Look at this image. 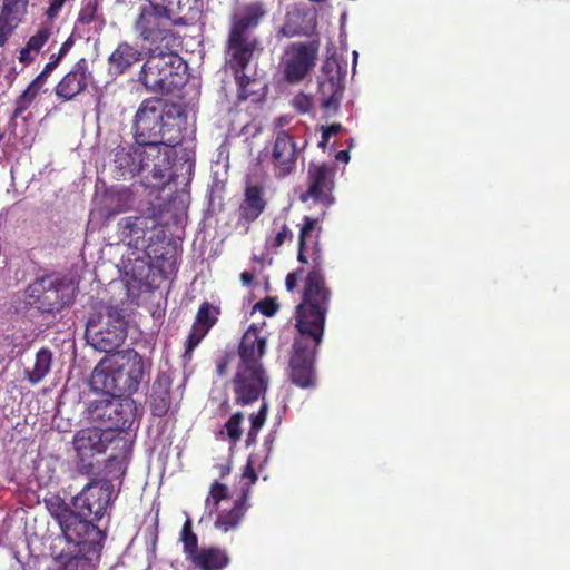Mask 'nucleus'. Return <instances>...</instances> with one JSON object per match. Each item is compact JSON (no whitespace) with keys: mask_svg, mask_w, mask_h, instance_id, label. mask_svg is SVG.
Masks as SVG:
<instances>
[{"mask_svg":"<svg viewBox=\"0 0 570 570\" xmlns=\"http://www.w3.org/2000/svg\"><path fill=\"white\" fill-rule=\"evenodd\" d=\"M316 220L305 218L298 242V261L307 263L306 254L312 248V269L304 284L303 299L296 307V328L291 358V377L294 384L306 389L314 385L313 358L323 340L325 316L330 306L331 291L325 286L322 269L323 258L313 230Z\"/></svg>","mask_w":570,"mask_h":570,"instance_id":"obj_1","label":"nucleus"},{"mask_svg":"<svg viewBox=\"0 0 570 570\" xmlns=\"http://www.w3.org/2000/svg\"><path fill=\"white\" fill-rule=\"evenodd\" d=\"M265 352L266 337L252 325L238 347L239 362L232 382L236 404L244 406L264 400L269 385V376L262 363Z\"/></svg>","mask_w":570,"mask_h":570,"instance_id":"obj_2","label":"nucleus"},{"mask_svg":"<svg viewBox=\"0 0 570 570\" xmlns=\"http://www.w3.org/2000/svg\"><path fill=\"white\" fill-rule=\"evenodd\" d=\"M131 129L135 142L142 147H175L183 139L178 119L173 116V110L167 109L164 101L157 98L145 99L139 105Z\"/></svg>","mask_w":570,"mask_h":570,"instance_id":"obj_3","label":"nucleus"},{"mask_svg":"<svg viewBox=\"0 0 570 570\" xmlns=\"http://www.w3.org/2000/svg\"><path fill=\"white\" fill-rule=\"evenodd\" d=\"M89 518L75 510L61 529L68 551L63 550L58 560L67 570H91L92 561L99 557L105 534Z\"/></svg>","mask_w":570,"mask_h":570,"instance_id":"obj_4","label":"nucleus"},{"mask_svg":"<svg viewBox=\"0 0 570 570\" xmlns=\"http://www.w3.org/2000/svg\"><path fill=\"white\" fill-rule=\"evenodd\" d=\"M119 240L127 246L128 254L122 255L121 265L150 266L153 257H159L154 246L165 238L158 220L151 215L127 216L117 224Z\"/></svg>","mask_w":570,"mask_h":570,"instance_id":"obj_5","label":"nucleus"},{"mask_svg":"<svg viewBox=\"0 0 570 570\" xmlns=\"http://www.w3.org/2000/svg\"><path fill=\"white\" fill-rule=\"evenodd\" d=\"M126 335L122 309L118 306L102 305L98 316H91L87 323V342L99 352L116 351L124 343Z\"/></svg>","mask_w":570,"mask_h":570,"instance_id":"obj_6","label":"nucleus"},{"mask_svg":"<svg viewBox=\"0 0 570 570\" xmlns=\"http://www.w3.org/2000/svg\"><path fill=\"white\" fill-rule=\"evenodd\" d=\"M72 282L55 276L37 278L26 291V303L41 313H55L69 305L75 297Z\"/></svg>","mask_w":570,"mask_h":570,"instance_id":"obj_7","label":"nucleus"},{"mask_svg":"<svg viewBox=\"0 0 570 570\" xmlns=\"http://www.w3.org/2000/svg\"><path fill=\"white\" fill-rule=\"evenodd\" d=\"M88 419L96 428L110 434L111 431H125L135 421V405L130 399L106 396L91 400L87 407Z\"/></svg>","mask_w":570,"mask_h":570,"instance_id":"obj_8","label":"nucleus"},{"mask_svg":"<svg viewBox=\"0 0 570 570\" xmlns=\"http://www.w3.org/2000/svg\"><path fill=\"white\" fill-rule=\"evenodd\" d=\"M151 145L142 147L139 159L141 184L149 188H163L173 178V149Z\"/></svg>","mask_w":570,"mask_h":570,"instance_id":"obj_9","label":"nucleus"},{"mask_svg":"<svg viewBox=\"0 0 570 570\" xmlns=\"http://www.w3.org/2000/svg\"><path fill=\"white\" fill-rule=\"evenodd\" d=\"M257 38L253 33L229 32L226 62L235 72L236 81L239 86L238 97L240 100L248 98L246 86L250 82V78L244 72L257 49Z\"/></svg>","mask_w":570,"mask_h":570,"instance_id":"obj_10","label":"nucleus"},{"mask_svg":"<svg viewBox=\"0 0 570 570\" xmlns=\"http://www.w3.org/2000/svg\"><path fill=\"white\" fill-rule=\"evenodd\" d=\"M111 358L120 394H132L137 392L148 372V362L134 350L118 352L114 354Z\"/></svg>","mask_w":570,"mask_h":570,"instance_id":"obj_11","label":"nucleus"},{"mask_svg":"<svg viewBox=\"0 0 570 570\" xmlns=\"http://www.w3.org/2000/svg\"><path fill=\"white\" fill-rule=\"evenodd\" d=\"M114 485L111 481L101 479L89 482L73 500L75 510L81 514L99 521L114 500Z\"/></svg>","mask_w":570,"mask_h":570,"instance_id":"obj_12","label":"nucleus"},{"mask_svg":"<svg viewBox=\"0 0 570 570\" xmlns=\"http://www.w3.org/2000/svg\"><path fill=\"white\" fill-rule=\"evenodd\" d=\"M317 53L318 46L313 41L291 43L282 59L285 79L291 83L302 81L314 68Z\"/></svg>","mask_w":570,"mask_h":570,"instance_id":"obj_13","label":"nucleus"},{"mask_svg":"<svg viewBox=\"0 0 570 570\" xmlns=\"http://www.w3.org/2000/svg\"><path fill=\"white\" fill-rule=\"evenodd\" d=\"M167 12V9L160 7H144L135 22V31L145 41L151 43L160 41L164 43L163 48L169 47L174 39Z\"/></svg>","mask_w":570,"mask_h":570,"instance_id":"obj_14","label":"nucleus"},{"mask_svg":"<svg viewBox=\"0 0 570 570\" xmlns=\"http://www.w3.org/2000/svg\"><path fill=\"white\" fill-rule=\"evenodd\" d=\"M333 169L322 164H309L308 167V189L301 196L302 202H307L309 198L315 202H321L331 205L333 199H328V194L333 188Z\"/></svg>","mask_w":570,"mask_h":570,"instance_id":"obj_15","label":"nucleus"},{"mask_svg":"<svg viewBox=\"0 0 570 570\" xmlns=\"http://www.w3.org/2000/svg\"><path fill=\"white\" fill-rule=\"evenodd\" d=\"M245 479H248L249 482L246 483V489H243L242 498L234 503V507L229 511H224L218 514L215 522V527L218 530L228 532L229 530L235 529L248 509L247 499L249 487L257 480L252 460H248V463L244 470L243 480Z\"/></svg>","mask_w":570,"mask_h":570,"instance_id":"obj_16","label":"nucleus"},{"mask_svg":"<svg viewBox=\"0 0 570 570\" xmlns=\"http://www.w3.org/2000/svg\"><path fill=\"white\" fill-rule=\"evenodd\" d=\"M298 154L299 151L293 137L286 131L278 132L272 151L276 175L284 177L293 173Z\"/></svg>","mask_w":570,"mask_h":570,"instance_id":"obj_17","label":"nucleus"},{"mask_svg":"<svg viewBox=\"0 0 570 570\" xmlns=\"http://www.w3.org/2000/svg\"><path fill=\"white\" fill-rule=\"evenodd\" d=\"M110 441L108 432L94 426L77 432L72 444L79 459L85 462L95 454L105 452Z\"/></svg>","mask_w":570,"mask_h":570,"instance_id":"obj_18","label":"nucleus"},{"mask_svg":"<svg viewBox=\"0 0 570 570\" xmlns=\"http://www.w3.org/2000/svg\"><path fill=\"white\" fill-rule=\"evenodd\" d=\"M168 66L163 67V71L159 75L156 86H149L147 89L151 92L157 94H169L175 89L183 86L185 81L186 65L180 56L175 53L173 50L167 49Z\"/></svg>","mask_w":570,"mask_h":570,"instance_id":"obj_19","label":"nucleus"},{"mask_svg":"<svg viewBox=\"0 0 570 570\" xmlns=\"http://www.w3.org/2000/svg\"><path fill=\"white\" fill-rule=\"evenodd\" d=\"M86 59H80L56 87L57 96L71 100L92 82Z\"/></svg>","mask_w":570,"mask_h":570,"instance_id":"obj_20","label":"nucleus"},{"mask_svg":"<svg viewBox=\"0 0 570 570\" xmlns=\"http://www.w3.org/2000/svg\"><path fill=\"white\" fill-rule=\"evenodd\" d=\"M265 14L266 9L262 2L247 3L234 12L229 32L252 33L250 30L258 26Z\"/></svg>","mask_w":570,"mask_h":570,"instance_id":"obj_21","label":"nucleus"},{"mask_svg":"<svg viewBox=\"0 0 570 570\" xmlns=\"http://www.w3.org/2000/svg\"><path fill=\"white\" fill-rule=\"evenodd\" d=\"M219 309L205 302L200 305L187 341V352L193 351L217 321Z\"/></svg>","mask_w":570,"mask_h":570,"instance_id":"obj_22","label":"nucleus"},{"mask_svg":"<svg viewBox=\"0 0 570 570\" xmlns=\"http://www.w3.org/2000/svg\"><path fill=\"white\" fill-rule=\"evenodd\" d=\"M28 0H3L0 13V46H3L14 28L19 24L21 16L26 12Z\"/></svg>","mask_w":570,"mask_h":570,"instance_id":"obj_23","label":"nucleus"},{"mask_svg":"<svg viewBox=\"0 0 570 570\" xmlns=\"http://www.w3.org/2000/svg\"><path fill=\"white\" fill-rule=\"evenodd\" d=\"M142 146H118L115 151L114 164L117 175L122 178L139 176V159Z\"/></svg>","mask_w":570,"mask_h":570,"instance_id":"obj_24","label":"nucleus"},{"mask_svg":"<svg viewBox=\"0 0 570 570\" xmlns=\"http://www.w3.org/2000/svg\"><path fill=\"white\" fill-rule=\"evenodd\" d=\"M167 49H169V47L163 48L161 46H156L154 48H149L147 60L145 61L139 75V80L146 88L149 86H156L158 81L155 79L159 78L163 67L167 68Z\"/></svg>","mask_w":570,"mask_h":570,"instance_id":"obj_25","label":"nucleus"},{"mask_svg":"<svg viewBox=\"0 0 570 570\" xmlns=\"http://www.w3.org/2000/svg\"><path fill=\"white\" fill-rule=\"evenodd\" d=\"M112 358L95 367L90 377L91 387L106 396H121Z\"/></svg>","mask_w":570,"mask_h":570,"instance_id":"obj_26","label":"nucleus"},{"mask_svg":"<svg viewBox=\"0 0 570 570\" xmlns=\"http://www.w3.org/2000/svg\"><path fill=\"white\" fill-rule=\"evenodd\" d=\"M171 379L167 373H159L153 384L150 393V409L155 416H164L170 409Z\"/></svg>","mask_w":570,"mask_h":570,"instance_id":"obj_27","label":"nucleus"},{"mask_svg":"<svg viewBox=\"0 0 570 570\" xmlns=\"http://www.w3.org/2000/svg\"><path fill=\"white\" fill-rule=\"evenodd\" d=\"M141 51L130 43L124 41L117 46L108 58L110 69L116 75H121L134 63L140 60Z\"/></svg>","mask_w":570,"mask_h":570,"instance_id":"obj_28","label":"nucleus"},{"mask_svg":"<svg viewBox=\"0 0 570 570\" xmlns=\"http://www.w3.org/2000/svg\"><path fill=\"white\" fill-rule=\"evenodd\" d=\"M343 80L338 78H321L318 89L321 95V105L327 111H336L340 107L343 95Z\"/></svg>","mask_w":570,"mask_h":570,"instance_id":"obj_29","label":"nucleus"},{"mask_svg":"<svg viewBox=\"0 0 570 570\" xmlns=\"http://www.w3.org/2000/svg\"><path fill=\"white\" fill-rule=\"evenodd\" d=\"M266 202L263 198V189L258 186H248L245 198L239 207L240 217L250 223L258 218L265 209Z\"/></svg>","mask_w":570,"mask_h":570,"instance_id":"obj_30","label":"nucleus"},{"mask_svg":"<svg viewBox=\"0 0 570 570\" xmlns=\"http://www.w3.org/2000/svg\"><path fill=\"white\" fill-rule=\"evenodd\" d=\"M193 563L202 570H222L228 566L229 557L225 550L212 547L202 549Z\"/></svg>","mask_w":570,"mask_h":570,"instance_id":"obj_31","label":"nucleus"},{"mask_svg":"<svg viewBox=\"0 0 570 570\" xmlns=\"http://www.w3.org/2000/svg\"><path fill=\"white\" fill-rule=\"evenodd\" d=\"M52 364V352L49 348H40L35 358L32 367L24 370V377L32 385L40 383L50 372Z\"/></svg>","mask_w":570,"mask_h":570,"instance_id":"obj_32","label":"nucleus"},{"mask_svg":"<svg viewBox=\"0 0 570 570\" xmlns=\"http://www.w3.org/2000/svg\"><path fill=\"white\" fill-rule=\"evenodd\" d=\"M105 210L107 217L118 215L126 212L132 206V199H130V193L128 189L122 188L115 193H110L105 199Z\"/></svg>","mask_w":570,"mask_h":570,"instance_id":"obj_33","label":"nucleus"},{"mask_svg":"<svg viewBox=\"0 0 570 570\" xmlns=\"http://www.w3.org/2000/svg\"><path fill=\"white\" fill-rule=\"evenodd\" d=\"M180 540L184 544V551L189 560L195 561V557L200 554L198 550L197 535L191 530V521L187 519L183 525Z\"/></svg>","mask_w":570,"mask_h":570,"instance_id":"obj_34","label":"nucleus"},{"mask_svg":"<svg viewBox=\"0 0 570 570\" xmlns=\"http://www.w3.org/2000/svg\"><path fill=\"white\" fill-rule=\"evenodd\" d=\"M50 514L59 523L60 529L68 522L70 517L75 513L60 498L55 497L46 501Z\"/></svg>","mask_w":570,"mask_h":570,"instance_id":"obj_35","label":"nucleus"},{"mask_svg":"<svg viewBox=\"0 0 570 570\" xmlns=\"http://www.w3.org/2000/svg\"><path fill=\"white\" fill-rule=\"evenodd\" d=\"M227 495V487L215 481L209 491V495L206 499V510L209 514L217 511L219 502Z\"/></svg>","mask_w":570,"mask_h":570,"instance_id":"obj_36","label":"nucleus"},{"mask_svg":"<svg viewBox=\"0 0 570 570\" xmlns=\"http://www.w3.org/2000/svg\"><path fill=\"white\" fill-rule=\"evenodd\" d=\"M275 235L268 236L266 238V248L267 249H277L281 247L287 239L292 238L293 234L291 229L285 224H278L275 222Z\"/></svg>","mask_w":570,"mask_h":570,"instance_id":"obj_37","label":"nucleus"},{"mask_svg":"<svg viewBox=\"0 0 570 570\" xmlns=\"http://www.w3.org/2000/svg\"><path fill=\"white\" fill-rule=\"evenodd\" d=\"M244 415L240 412L235 413L230 416V419L225 423L224 430L220 431L222 434L226 433L228 439L233 444H236L242 436L240 424L243 422Z\"/></svg>","mask_w":570,"mask_h":570,"instance_id":"obj_38","label":"nucleus"},{"mask_svg":"<svg viewBox=\"0 0 570 570\" xmlns=\"http://www.w3.org/2000/svg\"><path fill=\"white\" fill-rule=\"evenodd\" d=\"M332 76L343 80V71L338 61L335 58H327L322 66L321 78H331Z\"/></svg>","mask_w":570,"mask_h":570,"instance_id":"obj_39","label":"nucleus"},{"mask_svg":"<svg viewBox=\"0 0 570 570\" xmlns=\"http://www.w3.org/2000/svg\"><path fill=\"white\" fill-rule=\"evenodd\" d=\"M50 35H51V32H50L49 28H41L40 30H38V32L36 35H33L29 39L27 46L33 52H38L43 47V45L48 41Z\"/></svg>","mask_w":570,"mask_h":570,"instance_id":"obj_40","label":"nucleus"},{"mask_svg":"<svg viewBox=\"0 0 570 570\" xmlns=\"http://www.w3.org/2000/svg\"><path fill=\"white\" fill-rule=\"evenodd\" d=\"M39 92L29 85L27 89L21 94L19 99L17 100V110L16 112H22L24 111L28 106L33 101V99L37 97Z\"/></svg>","mask_w":570,"mask_h":570,"instance_id":"obj_41","label":"nucleus"},{"mask_svg":"<svg viewBox=\"0 0 570 570\" xmlns=\"http://www.w3.org/2000/svg\"><path fill=\"white\" fill-rule=\"evenodd\" d=\"M292 105L301 114H306L312 109L313 99L311 96L299 92L293 98Z\"/></svg>","mask_w":570,"mask_h":570,"instance_id":"obj_42","label":"nucleus"},{"mask_svg":"<svg viewBox=\"0 0 570 570\" xmlns=\"http://www.w3.org/2000/svg\"><path fill=\"white\" fill-rule=\"evenodd\" d=\"M268 404L262 402L261 409L257 413L250 415V429L259 431L264 425L267 416Z\"/></svg>","mask_w":570,"mask_h":570,"instance_id":"obj_43","label":"nucleus"},{"mask_svg":"<svg viewBox=\"0 0 570 570\" xmlns=\"http://www.w3.org/2000/svg\"><path fill=\"white\" fill-rule=\"evenodd\" d=\"M292 20H293V16L292 14H287L285 23L279 29V33L282 36L287 37V38H292V37H295L297 35H299V32H301L299 28L296 27L293 23Z\"/></svg>","mask_w":570,"mask_h":570,"instance_id":"obj_44","label":"nucleus"},{"mask_svg":"<svg viewBox=\"0 0 570 570\" xmlns=\"http://www.w3.org/2000/svg\"><path fill=\"white\" fill-rule=\"evenodd\" d=\"M96 13V6L91 2H88L79 12L78 20L79 22L87 24L94 20Z\"/></svg>","mask_w":570,"mask_h":570,"instance_id":"obj_45","label":"nucleus"},{"mask_svg":"<svg viewBox=\"0 0 570 570\" xmlns=\"http://www.w3.org/2000/svg\"><path fill=\"white\" fill-rule=\"evenodd\" d=\"M256 308L266 316H273L277 311V305L271 301H264L257 303Z\"/></svg>","mask_w":570,"mask_h":570,"instance_id":"obj_46","label":"nucleus"},{"mask_svg":"<svg viewBox=\"0 0 570 570\" xmlns=\"http://www.w3.org/2000/svg\"><path fill=\"white\" fill-rule=\"evenodd\" d=\"M301 275H302V271L298 269L296 272L289 273L286 276L285 285H286L287 291L292 292L296 287L297 281L301 278Z\"/></svg>","mask_w":570,"mask_h":570,"instance_id":"obj_47","label":"nucleus"},{"mask_svg":"<svg viewBox=\"0 0 570 570\" xmlns=\"http://www.w3.org/2000/svg\"><path fill=\"white\" fill-rule=\"evenodd\" d=\"M342 129V126L340 124H333L328 126L327 128L323 129L322 138L323 140H328L331 136L336 135Z\"/></svg>","mask_w":570,"mask_h":570,"instance_id":"obj_48","label":"nucleus"},{"mask_svg":"<svg viewBox=\"0 0 570 570\" xmlns=\"http://www.w3.org/2000/svg\"><path fill=\"white\" fill-rule=\"evenodd\" d=\"M49 1H50V7L48 9V16L52 18L59 12V10L61 9V7L66 2V0H49Z\"/></svg>","mask_w":570,"mask_h":570,"instance_id":"obj_49","label":"nucleus"},{"mask_svg":"<svg viewBox=\"0 0 570 570\" xmlns=\"http://www.w3.org/2000/svg\"><path fill=\"white\" fill-rule=\"evenodd\" d=\"M59 63V58L48 62L46 66H45V69L42 70V72L47 76H49L55 69L56 67L58 66Z\"/></svg>","mask_w":570,"mask_h":570,"instance_id":"obj_50","label":"nucleus"},{"mask_svg":"<svg viewBox=\"0 0 570 570\" xmlns=\"http://www.w3.org/2000/svg\"><path fill=\"white\" fill-rule=\"evenodd\" d=\"M30 51H32L31 49H29L28 46H26V48H23L21 51H20V61L21 62H30L32 60V58L29 56Z\"/></svg>","mask_w":570,"mask_h":570,"instance_id":"obj_51","label":"nucleus"},{"mask_svg":"<svg viewBox=\"0 0 570 570\" xmlns=\"http://www.w3.org/2000/svg\"><path fill=\"white\" fill-rule=\"evenodd\" d=\"M254 276L249 272H243L240 281L244 286H249L253 283Z\"/></svg>","mask_w":570,"mask_h":570,"instance_id":"obj_52","label":"nucleus"},{"mask_svg":"<svg viewBox=\"0 0 570 570\" xmlns=\"http://www.w3.org/2000/svg\"><path fill=\"white\" fill-rule=\"evenodd\" d=\"M257 433H258L257 430H253V429L249 430V432L247 434V439H246L247 445H250L256 441Z\"/></svg>","mask_w":570,"mask_h":570,"instance_id":"obj_53","label":"nucleus"},{"mask_svg":"<svg viewBox=\"0 0 570 570\" xmlns=\"http://www.w3.org/2000/svg\"><path fill=\"white\" fill-rule=\"evenodd\" d=\"M72 45V41L70 39H68L66 42H63V45L61 46L60 48V51H59V56L58 58L60 59L63 55L67 53V51L69 50V48L71 47Z\"/></svg>","mask_w":570,"mask_h":570,"instance_id":"obj_54","label":"nucleus"},{"mask_svg":"<svg viewBox=\"0 0 570 570\" xmlns=\"http://www.w3.org/2000/svg\"><path fill=\"white\" fill-rule=\"evenodd\" d=\"M336 159H337L338 161H345V163H347V161H348V159H350L348 151H347V150H341V151H338V153H337V155H336Z\"/></svg>","mask_w":570,"mask_h":570,"instance_id":"obj_55","label":"nucleus"},{"mask_svg":"<svg viewBox=\"0 0 570 570\" xmlns=\"http://www.w3.org/2000/svg\"><path fill=\"white\" fill-rule=\"evenodd\" d=\"M31 87H33L38 92L42 89L43 85H41L40 80L35 79L31 83Z\"/></svg>","mask_w":570,"mask_h":570,"instance_id":"obj_56","label":"nucleus"},{"mask_svg":"<svg viewBox=\"0 0 570 570\" xmlns=\"http://www.w3.org/2000/svg\"><path fill=\"white\" fill-rule=\"evenodd\" d=\"M31 87H33L38 92L42 89L43 85H41L40 80L35 79L31 83Z\"/></svg>","mask_w":570,"mask_h":570,"instance_id":"obj_57","label":"nucleus"},{"mask_svg":"<svg viewBox=\"0 0 570 570\" xmlns=\"http://www.w3.org/2000/svg\"><path fill=\"white\" fill-rule=\"evenodd\" d=\"M226 367H227V364H226V363H220V364L217 366L218 374H219V375H224V374H225V371H226Z\"/></svg>","mask_w":570,"mask_h":570,"instance_id":"obj_58","label":"nucleus"},{"mask_svg":"<svg viewBox=\"0 0 570 570\" xmlns=\"http://www.w3.org/2000/svg\"><path fill=\"white\" fill-rule=\"evenodd\" d=\"M47 78L48 76L45 75L42 71L41 73L36 78L37 80H40L41 85H45V82L47 81Z\"/></svg>","mask_w":570,"mask_h":570,"instance_id":"obj_59","label":"nucleus"},{"mask_svg":"<svg viewBox=\"0 0 570 570\" xmlns=\"http://www.w3.org/2000/svg\"><path fill=\"white\" fill-rule=\"evenodd\" d=\"M357 57H358L357 51H353V58H354V61H353V71H355Z\"/></svg>","mask_w":570,"mask_h":570,"instance_id":"obj_60","label":"nucleus"},{"mask_svg":"<svg viewBox=\"0 0 570 570\" xmlns=\"http://www.w3.org/2000/svg\"><path fill=\"white\" fill-rule=\"evenodd\" d=\"M327 142V140H323L320 142L321 146H324Z\"/></svg>","mask_w":570,"mask_h":570,"instance_id":"obj_61","label":"nucleus"},{"mask_svg":"<svg viewBox=\"0 0 570 570\" xmlns=\"http://www.w3.org/2000/svg\"><path fill=\"white\" fill-rule=\"evenodd\" d=\"M63 570H67V569H66V566H63Z\"/></svg>","mask_w":570,"mask_h":570,"instance_id":"obj_62","label":"nucleus"}]
</instances>
